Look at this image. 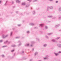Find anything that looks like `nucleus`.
Here are the masks:
<instances>
[{
    "label": "nucleus",
    "instance_id": "obj_1",
    "mask_svg": "<svg viewBox=\"0 0 61 61\" xmlns=\"http://www.w3.org/2000/svg\"><path fill=\"white\" fill-rule=\"evenodd\" d=\"M35 43V42L34 41H31V47H33L34 46V44Z\"/></svg>",
    "mask_w": 61,
    "mask_h": 61
},
{
    "label": "nucleus",
    "instance_id": "obj_2",
    "mask_svg": "<svg viewBox=\"0 0 61 61\" xmlns=\"http://www.w3.org/2000/svg\"><path fill=\"white\" fill-rule=\"evenodd\" d=\"M49 56L48 55H47L46 56V57L44 58V60H48L49 59Z\"/></svg>",
    "mask_w": 61,
    "mask_h": 61
},
{
    "label": "nucleus",
    "instance_id": "obj_3",
    "mask_svg": "<svg viewBox=\"0 0 61 61\" xmlns=\"http://www.w3.org/2000/svg\"><path fill=\"white\" fill-rule=\"evenodd\" d=\"M53 54H54V55H55V56H59V53H57L56 52H54Z\"/></svg>",
    "mask_w": 61,
    "mask_h": 61
},
{
    "label": "nucleus",
    "instance_id": "obj_4",
    "mask_svg": "<svg viewBox=\"0 0 61 61\" xmlns=\"http://www.w3.org/2000/svg\"><path fill=\"white\" fill-rule=\"evenodd\" d=\"M47 46V44H43V46L44 47H46Z\"/></svg>",
    "mask_w": 61,
    "mask_h": 61
},
{
    "label": "nucleus",
    "instance_id": "obj_5",
    "mask_svg": "<svg viewBox=\"0 0 61 61\" xmlns=\"http://www.w3.org/2000/svg\"><path fill=\"white\" fill-rule=\"evenodd\" d=\"M57 46L58 47H60L61 48V44H57Z\"/></svg>",
    "mask_w": 61,
    "mask_h": 61
},
{
    "label": "nucleus",
    "instance_id": "obj_6",
    "mask_svg": "<svg viewBox=\"0 0 61 61\" xmlns=\"http://www.w3.org/2000/svg\"><path fill=\"white\" fill-rule=\"evenodd\" d=\"M29 46V43L26 44L25 45V46Z\"/></svg>",
    "mask_w": 61,
    "mask_h": 61
},
{
    "label": "nucleus",
    "instance_id": "obj_7",
    "mask_svg": "<svg viewBox=\"0 0 61 61\" xmlns=\"http://www.w3.org/2000/svg\"><path fill=\"white\" fill-rule=\"evenodd\" d=\"M37 55V52H35L34 54V56H36Z\"/></svg>",
    "mask_w": 61,
    "mask_h": 61
},
{
    "label": "nucleus",
    "instance_id": "obj_8",
    "mask_svg": "<svg viewBox=\"0 0 61 61\" xmlns=\"http://www.w3.org/2000/svg\"><path fill=\"white\" fill-rule=\"evenodd\" d=\"M51 41L53 42H56V40L54 39H53L51 40Z\"/></svg>",
    "mask_w": 61,
    "mask_h": 61
},
{
    "label": "nucleus",
    "instance_id": "obj_9",
    "mask_svg": "<svg viewBox=\"0 0 61 61\" xmlns=\"http://www.w3.org/2000/svg\"><path fill=\"white\" fill-rule=\"evenodd\" d=\"M25 5V3H23L22 4V5Z\"/></svg>",
    "mask_w": 61,
    "mask_h": 61
},
{
    "label": "nucleus",
    "instance_id": "obj_10",
    "mask_svg": "<svg viewBox=\"0 0 61 61\" xmlns=\"http://www.w3.org/2000/svg\"><path fill=\"white\" fill-rule=\"evenodd\" d=\"M16 3H20V2L18 0H17L16 1Z\"/></svg>",
    "mask_w": 61,
    "mask_h": 61
},
{
    "label": "nucleus",
    "instance_id": "obj_11",
    "mask_svg": "<svg viewBox=\"0 0 61 61\" xmlns=\"http://www.w3.org/2000/svg\"><path fill=\"white\" fill-rule=\"evenodd\" d=\"M22 58H23V59H24L25 60V59H27V58H24V57Z\"/></svg>",
    "mask_w": 61,
    "mask_h": 61
},
{
    "label": "nucleus",
    "instance_id": "obj_12",
    "mask_svg": "<svg viewBox=\"0 0 61 61\" xmlns=\"http://www.w3.org/2000/svg\"><path fill=\"white\" fill-rule=\"evenodd\" d=\"M15 46H16L15 45H13L11 46V47H15Z\"/></svg>",
    "mask_w": 61,
    "mask_h": 61
},
{
    "label": "nucleus",
    "instance_id": "obj_13",
    "mask_svg": "<svg viewBox=\"0 0 61 61\" xmlns=\"http://www.w3.org/2000/svg\"><path fill=\"white\" fill-rule=\"evenodd\" d=\"M8 42V41H6L5 42H4V44H6V43L7 42Z\"/></svg>",
    "mask_w": 61,
    "mask_h": 61
},
{
    "label": "nucleus",
    "instance_id": "obj_14",
    "mask_svg": "<svg viewBox=\"0 0 61 61\" xmlns=\"http://www.w3.org/2000/svg\"><path fill=\"white\" fill-rule=\"evenodd\" d=\"M21 45V43H20L18 45V46H20Z\"/></svg>",
    "mask_w": 61,
    "mask_h": 61
},
{
    "label": "nucleus",
    "instance_id": "obj_15",
    "mask_svg": "<svg viewBox=\"0 0 61 61\" xmlns=\"http://www.w3.org/2000/svg\"><path fill=\"white\" fill-rule=\"evenodd\" d=\"M1 56L2 57H5V56H4V55H1Z\"/></svg>",
    "mask_w": 61,
    "mask_h": 61
},
{
    "label": "nucleus",
    "instance_id": "obj_16",
    "mask_svg": "<svg viewBox=\"0 0 61 61\" xmlns=\"http://www.w3.org/2000/svg\"><path fill=\"white\" fill-rule=\"evenodd\" d=\"M37 41H39V39L38 38L36 39Z\"/></svg>",
    "mask_w": 61,
    "mask_h": 61
},
{
    "label": "nucleus",
    "instance_id": "obj_17",
    "mask_svg": "<svg viewBox=\"0 0 61 61\" xmlns=\"http://www.w3.org/2000/svg\"><path fill=\"white\" fill-rule=\"evenodd\" d=\"M34 50V48H33L32 49V51L33 52Z\"/></svg>",
    "mask_w": 61,
    "mask_h": 61
},
{
    "label": "nucleus",
    "instance_id": "obj_18",
    "mask_svg": "<svg viewBox=\"0 0 61 61\" xmlns=\"http://www.w3.org/2000/svg\"><path fill=\"white\" fill-rule=\"evenodd\" d=\"M7 46H2V47H6Z\"/></svg>",
    "mask_w": 61,
    "mask_h": 61
},
{
    "label": "nucleus",
    "instance_id": "obj_19",
    "mask_svg": "<svg viewBox=\"0 0 61 61\" xmlns=\"http://www.w3.org/2000/svg\"><path fill=\"white\" fill-rule=\"evenodd\" d=\"M8 36V35H6L5 36V37H6L7 36Z\"/></svg>",
    "mask_w": 61,
    "mask_h": 61
},
{
    "label": "nucleus",
    "instance_id": "obj_20",
    "mask_svg": "<svg viewBox=\"0 0 61 61\" xmlns=\"http://www.w3.org/2000/svg\"><path fill=\"white\" fill-rule=\"evenodd\" d=\"M14 50H12L11 51V52H14Z\"/></svg>",
    "mask_w": 61,
    "mask_h": 61
},
{
    "label": "nucleus",
    "instance_id": "obj_21",
    "mask_svg": "<svg viewBox=\"0 0 61 61\" xmlns=\"http://www.w3.org/2000/svg\"><path fill=\"white\" fill-rule=\"evenodd\" d=\"M54 60H56V58H54Z\"/></svg>",
    "mask_w": 61,
    "mask_h": 61
},
{
    "label": "nucleus",
    "instance_id": "obj_22",
    "mask_svg": "<svg viewBox=\"0 0 61 61\" xmlns=\"http://www.w3.org/2000/svg\"><path fill=\"white\" fill-rule=\"evenodd\" d=\"M18 43H21V42H20V41H18Z\"/></svg>",
    "mask_w": 61,
    "mask_h": 61
},
{
    "label": "nucleus",
    "instance_id": "obj_23",
    "mask_svg": "<svg viewBox=\"0 0 61 61\" xmlns=\"http://www.w3.org/2000/svg\"><path fill=\"white\" fill-rule=\"evenodd\" d=\"M59 53H61V51H59L58 52Z\"/></svg>",
    "mask_w": 61,
    "mask_h": 61
},
{
    "label": "nucleus",
    "instance_id": "obj_24",
    "mask_svg": "<svg viewBox=\"0 0 61 61\" xmlns=\"http://www.w3.org/2000/svg\"><path fill=\"white\" fill-rule=\"evenodd\" d=\"M24 53V51H22V54H23Z\"/></svg>",
    "mask_w": 61,
    "mask_h": 61
},
{
    "label": "nucleus",
    "instance_id": "obj_25",
    "mask_svg": "<svg viewBox=\"0 0 61 61\" xmlns=\"http://www.w3.org/2000/svg\"><path fill=\"white\" fill-rule=\"evenodd\" d=\"M2 42V40H0V42Z\"/></svg>",
    "mask_w": 61,
    "mask_h": 61
},
{
    "label": "nucleus",
    "instance_id": "obj_26",
    "mask_svg": "<svg viewBox=\"0 0 61 61\" xmlns=\"http://www.w3.org/2000/svg\"><path fill=\"white\" fill-rule=\"evenodd\" d=\"M27 33H29V31H28L27 32Z\"/></svg>",
    "mask_w": 61,
    "mask_h": 61
},
{
    "label": "nucleus",
    "instance_id": "obj_27",
    "mask_svg": "<svg viewBox=\"0 0 61 61\" xmlns=\"http://www.w3.org/2000/svg\"><path fill=\"white\" fill-rule=\"evenodd\" d=\"M28 6H29L28 5H27V6H26V7H28Z\"/></svg>",
    "mask_w": 61,
    "mask_h": 61
},
{
    "label": "nucleus",
    "instance_id": "obj_28",
    "mask_svg": "<svg viewBox=\"0 0 61 61\" xmlns=\"http://www.w3.org/2000/svg\"><path fill=\"white\" fill-rule=\"evenodd\" d=\"M43 25V24H41V26H42V25Z\"/></svg>",
    "mask_w": 61,
    "mask_h": 61
},
{
    "label": "nucleus",
    "instance_id": "obj_29",
    "mask_svg": "<svg viewBox=\"0 0 61 61\" xmlns=\"http://www.w3.org/2000/svg\"><path fill=\"white\" fill-rule=\"evenodd\" d=\"M12 33H11L10 34V36H11L12 35Z\"/></svg>",
    "mask_w": 61,
    "mask_h": 61
},
{
    "label": "nucleus",
    "instance_id": "obj_30",
    "mask_svg": "<svg viewBox=\"0 0 61 61\" xmlns=\"http://www.w3.org/2000/svg\"><path fill=\"white\" fill-rule=\"evenodd\" d=\"M56 3H58V1H56Z\"/></svg>",
    "mask_w": 61,
    "mask_h": 61
},
{
    "label": "nucleus",
    "instance_id": "obj_31",
    "mask_svg": "<svg viewBox=\"0 0 61 61\" xmlns=\"http://www.w3.org/2000/svg\"><path fill=\"white\" fill-rule=\"evenodd\" d=\"M59 43H61V41H60V42H59Z\"/></svg>",
    "mask_w": 61,
    "mask_h": 61
},
{
    "label": "nucleus",
    "instance_id": "obj_32",
    "mask_svg": "<svg viewBox=\"0 0 61 61\" xmlns=\"http://www.w3.org/2000/svg\"><path fill=\"white\" fill-rule=\"evenodd\" d=\"M1 2H2V1H0V4L1 3Z\"/></svg>",
    "mask_w": 61,
    "mask_h": 61
},
{
    "label": "nucleus",
    "instance_id": "obj_33",
    "mask_svg": "<svg viewBox=\"0 0 61 61\" xmlns=\"http://www.w3.org/2000/svg\"><path fill=\"white\" fill-rule=\"evenodd\" d=\"M46 28H47V26H46Z\"/></svg>",
    "mask_w": 61,
    "mask_h": 61
},
{
    "label": "nucleus",
    "instance_id": "obj_34",
    "mask_svg": "<svg viewBox=\"0 0 61 61\" xmlns=\"http://www.w3.org/2000/svg\"><path fill=\"white\" fill-rule=\"evenodd\" d=\"M32 60H32V59H31V61H32Z\"/></svg>",
    "mask_w": 61,
    "mask_h": 61
},
{
    "label": "nucleus",
    "instance_id": "obj_35",
    "mask_svg": "<svg viewBox=\"0 0 61 61\" xmlns=\"http://www.w3.org/2000/svg\"><path fill=\"white\" fill-rule=\"evenodd\" d=\"M10 42H9V44H10Z\"/></svg>",
    "mask_w": 61,
    "mask_h": 61
},
{
    "label": "nucleus",
    "instance_id": "obj_36",
    "mask_svg": "<svg viewBox=\"0 0 61 61\" xmlns=\"http://www.w3.org/2000/svg\"><path fill=\"white\" fill-rule=\"evenodd\" d=\"M58 39H59V38H57L56 39L57 40H58Z\"/></svg>",
    "mask_w": 61,
    "mask_h": 61
},
{
    "label": "nucleus",
    "instance_id": "obj_37",
    "mask_svg": "<svg viewBox=\"0 0 61 61\" xmlns=\"http://www.w3.org/2000/svg\"><path fill=\"white\" fill-rule=\"evenodd\" d=\"M30 61H31V59H30Z\"/></svg>",
    "mask_w": 61,
    "mask_h": 61
},
{
    "label": "nucleus",
    "instance_id": "obj_38",
    "mask_svg": "<svg viewBox=\"0 0 61 61\" xmlns=\"http://www.w3.org/2000/svg\"><path fill=\"white\" fill-rule=\"evenodd\" d=\"M41 61V60H40V61Z\"/></svg>",
    "mask_w": 61,
    "mask_h": 61
},
{
    "label": "nucleus",
    "instance_id": "obj_39",
    "mask_svg": "<svg viewBox=\"0 0 61 61\" xmlns=\"http://www.w3.org/2000/svg\"><path fill=\"white\" fill-rule=\"evenodd\" d=\"M29 0H28V1H29Z\"/></svg>",
    "mask_w": 61,
    "mask_h": 61
},
{
    "label": "nucleus",
    "instance_id": "obj_40",
    "mask_svg": "<svg viewBox=\"0 0 61 61\" xmlns=\"http://www.w3.org/2000/svg\"><path fill=\"white\" fill-rule=\"evenodd\" d=\"M60 9H61V8Z\"/></svg>",
    "mask_w": 61,
    "mask_h": 61
}]
</instances>
